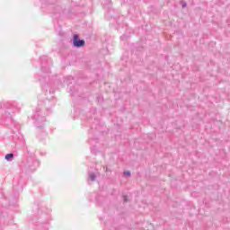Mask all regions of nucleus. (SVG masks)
<instances>
[{"label":"nucleus","instance_id":"1","mask_svg":"<svg viewBox=\"0 0 230 230\" xmlns=\"http://www.w3.org/2000/svg\"><path fill=\"white\" fill-rule=\"evenodd\" d=\"M73 46L75 48H83V46H85V40H80L78 34H75L73 38Z\"/></svg>","mask_w":230,"mask_h":230},{"label":"nucleus","instance_id":"6","mask_svg":"<svg viewBox=\"0 0 230 230\" xmlns=\"http://www.w3.org/2000/svg\"><path fill=\"white\" fill-rule=\"evenodd\" d=\"M124 200H125V202H127V197H124Z\"/></svg>","mask_w":230,"mask_h":230},{"label":"nucleus","instance_id":"2","mask_svg":"<svg viewBox=\"0 0 230 230\" xmlns=\"http://www.w3.org/2000/svg\"><path fill=\"white\" fill-rule=\"evenodd\" d=\"M89 179L90 181H96V174H94L93 172H90Z\"/></svg>","mask_w":230,"mask_h":230},{"label":"nucleus","instance_id":"5","mask_svg":"<svg viewBox=\"0 0 230 230\" xmlns=\"http://www.w3.org/2000/svg\"><path fill=\"white\" fill-rule=\"evenodd\" d=\"M124 175L130 177V171L124 172Z\"/></svg>","mask_w":230,"mask_h":230},{"label":"nucleus","instance_id":"4","mask_svg":"<svg viewBox=\"0 0 230 230\" xmlns=\"http://www.w3.org/2000/svg\"><path fill=\"white\" fill-rule=\"evenodd\" d=\"M181 4L182 8H186V6H188V4L185 1H181Z\"/></svg>","mask_w":230,"mask_h":230},{"label":"nucleus","instance_id":"3","mask_svg":"<svg viewBox=\"0 0 230 230\" xmlns=\"http://www.w3.org/2000/svg\"><path fill=\"white\" fill-rule=\"evenodd\" d=\"M5 159L6 161H11L12 159H13V154H7L5 155Z\"/></svg>","mask_w":230,"mask_h":230}]
</instances>
